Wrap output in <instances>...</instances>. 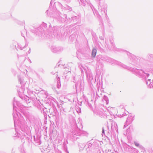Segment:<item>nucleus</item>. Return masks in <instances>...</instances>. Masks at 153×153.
<instances>
[{"label": "nucleus", "instance_id": "nucleus-13", "mask_svg": "<svg viewBox=\"0 0 153 153\" xmlns=\"http://www.w3.org/2000/svg\"><path fill=\"white\" fill-rule=\"evenodd\" d=\"M24 101L26 102L27 104H30L32 102V100L31 99H29L28 97L25 98L24 99Z\"/></svg>", "mask_w": 153, "mask_h": 153}, {"label": "nucleus", "instance_id": "nucleus-7", "mask_svg": "<svg viewBox=\"0 0 153 153\" xmlns=\"http://www.w3.org/2000/svg\"><path fill=\"white\" fill-rule=\"evenodd\" d=\"M54 5L55 6L56 9L57 10L59 8L62 10V11H66V7L63 6L61 3L59 2H55Z\"/></svg>", "mask_w": 153, "mask_h": 153}, {"label": "nucleus", "instance_id": "nucleus-10", "mask_svg": "<svg viewBox=\"0 0 153 153\" xmlns=\"http://www.w3.org/2000/svg\"><path fill=\"white\" fill-rule=\"evenodd\" d=\"M62 65L64 67V72L63 73L62 76L63 79H66L67 76V71L66 70V67H64V65Z\"/></svg>", "mask_w": 153, "mask_h": 153}, {"label": "nucleus", "instance_id": "nucleus-21", "mask_svg": "<svg viewBox=\"0 0 153 153\" xmlns=\"http://www.w3.org/2000/svg\"><path fill=\"white\" fill-rule=\"evenodd\" d=\"M102 132L103 133H104V130H102Z\"/></svg>", "mask_w": 153, "mask_h": 153}, {"label": "nucleus", "instance_id": "nucleus-1", "mask_svg": "<svg viewBox=\"0 0 153 153\" xmlns=\"http://www.w3.org/2000/svg\"><path fill=\"white\" fill-rule=\"evenodd\" d=\"M18 102L15 101V98H14L13 103V117L14 121L15 129L17 134L16 133V137L20 138L23 136H25L26 134H27L30 130V127L31 126V119L33 117L30 113L28 112H25L23 110H21V113L26 117L27 122H26L23 116L20 114L18 113L16 111V105L18 107L19 106Z\"/></svg>", "mask_w": 153, "mask_h": 153}, {"label": "nucleus", "instance_id": "nucleus-25", "mask_svg": "<svg viewBox=\"0 0 153 153\" xmlns=\"http://www.w3.org/2000/svg\"><path fill=\"white\" fill-rule=\"evenodd\" d=\"M21 108H22V107H21Z\"/></svg>", "mask_w": 153, "mask_h": 153}, {"label": "nucleus", "instance_id": "nucleus-24", "mask_svg": "<svg viewBox=\"0 0 153 153\" xmlns=\"http://www.w3.org/2000/svg\"><path fill=\"white\" fill-rule=\"evenodd\" d=\"M59 64L58 65V66H59Z\"/></svg>", "mask_w": 153, "mask_h": 153}, {"label": "nucleus", "instance_id": "nucleus-20", "mask_svg": "<svg viewBox=\"0 0 153 153\" xmlns=\"http://www.w3.org/2000/svg\"><path fill=\"white\" fill-rule=\"evenodd\" d=\"M65 151L66 152H67V149H65Z\"/></svg>", "mask_w": 153, "mask_h": 153}, {"label": "nucleus", "instance_id": "nucleus-3", "mask_svg": "<svg viewBox=\"0 0 153 153\" xmlns=\"http://www.w3.org/2000/svg\"><path fill=\"white\" fill-rule=\"evenodd\" d=\"M64 48L61 47L53 46L51 47V50L53 53H60L64 50Z\"/></svg>", "mask_w": 153, "mask_h": 153}, {"label": "nucleus", "instance_id": "nucleus-23", "mask_svg": "<svg viewBox=\"0 0 153 153\" xmlns=\"http://www.w3.org/2000/svg\"><path fill=\"white\" fill-rule=\"evenodd\" d=\"M23 107L24 108H26V107H24V106H23Z\"/></svg>", "mask_w": 153, "mask_h": 153}, {"label": "nucleus", "instance_id": "nucleus-8", "mask_svg": "<svg viewBox=\"0 0 153 153\" xmlns=\"http://www.w3.org/2000/svg\"><path fill=\"white\" fill-rule=\"evenodd\" d=\"M26 89L28 94L31 96L33 99H34L35 97L36 96V92L33 91H31L30 90L28 89L27 87H26Z\"/></svg>", "mask_w": 153, "mask_h": 153}, {"label": "nucleus", "instance_id": "nucleus-2", "mask_svg": "<svg viewBox=\"0 0 153 153\" xmlns=\"http://www.w3.org/2000/svg\"><path fill=\"white\" fill-rule=\"evenodd\" d=\"M18 79L22 85L20 89H17L18 92L19 94L24 93L25 90V85L26 84V83L24 81L23 78L21 76H19L18 77Z\"/></svg>", "mask_w": 153, "mask_h": 153}, {"label": "nucleus", "instance_id": "nucleus-19", "mask_svg": "<svg viewBox=\"0 0 153 153\" xmlns=\"http://www.w3.org/2000/svg\"><path fill=\"white\" fill-rule=\"evenodd\" d=\"M48 10H47L46 11V13H47V14H48Z\"/></svg>", "mask_w": 153, "mask_h": 153}, {"label": "nucleus", "instance_id": "nucleus-9", "mask_svg": "<svg viewBox=\"0 0 153 153\" xmlns=\"http://www.w3.org/2000/svg\"><path fill=\"white\" fill-rule=\"evenodd\" d=\"M18 57L19 60V61L20 62L21 64H23L24 61H25L26 57L24 56H19V55H17Z\"/></svg>", "mask_w": 153, "mask_h": 153}, {"label": "nucleus", "instance_id": "nucleus-12", "mask_svg": "<svg viewBox=\"0 0 153 153\" xmlns=\"http://www.w3.org/2000/svg\"><path fill=\"white\" fill-rule=\"evenodd\" d=\"M57 87L58 88H59L61 87V83L60 81V78L59 77H57Z\"/></svg>", "mask_w": 153, "mask_h": 153}, {"label": "nucleus", "instance_id": "nucleus-16", "mask_svg": "<svg viewBox=\"0 0 153 153\" xmlns=\"http://www.w3.org/2000/svg\"><path fill=\"white\" fill-rule=\"evenodd\" d=\"M55 1V0H51L50 3V6L52 4V3L53 2Z\"/></svg>", "mask_w": 153, "mask_h": 153}, {"label": "nucleus", "instance_id": "nucleus-5", "mask_svg": "<svg viewBox=\"0 0 153 153\" xmlns=\"http://www.w3.org/2000/svg\"><path fill=\"white\" fill-rule=\"evenodd\" d=\"M54 38L57 39H59L60 37V32L59 30L57 29V27H54L53 31Z\"/></svg>", "mask_w": 153, "mask_h": 153}, {"label": "nucleus", "instance_id": "nucleus-26", "mask_svg": "<svg viewBox=\"0 0 153 153\" xmlns=\"http://www.w3.org/2000/svg\"><path fill=\"white\" fill-rule=\"evenodd\" d=\"M21 98H22V99H23V98H22V97H21Z\"/></svg>", "mask_w": 153, "mask_h": 153}, {"label": "nucleus", "instance_id": "nucleus-14", "mask_svg": "<svg viewBox=\"0 0 153 153\" xmlns=\"http://www.w3.org/2000/svg\"><path fill=\"white\" fill-rule=\"evenodd\" d=\"M97 50L95 49H94L92 51V56L94 57L96 55L97 53Z\"/></svg>", "mask_w": 153, "mask_h": 153}, {"label": "nucleus", "instance_id": "nucleus-11", "mask_svg": "<svg viewBox=\"0 0 153 153\" xmlns=\"http://www.w3.org/2000/svg\"><path fill=\"white\" fill-rule=\"evenodd\" d=\"M36 106L41 111L42 113V111L44 112V108L42 107V106H41L39 103L37 104L36 105Z\"/></svg>", "mask_w": 153, "mask_h": 153}, {"label": "nucleus", "instance_id": "nucleus-18", "mask_svg": "<svg viewBox=\"0 0 153 153\" xmlns=\"http://www.w3.org/2000/svg\"><path fill=\"white\" fill-rule=\"evenodd\" d=\"M41 28L40 27H39L38 28L36 29V31H37L38 30H39V29Z\"/></svg>", "mask_w": 153, "mask_h": 153}, {"label": "nucleus", "instance_id": "nucleus-15", "mask_svg": "<svg viewBox=\"0 0 153 153\" xmlns=\"http://www.w3.org/2000/svg\"><path fill=\"white\" fill-rule=\"evenodd\" d=\"M26 33V31L25 30H24L23 31H22L21 32V35H22V36L24 37V38H25L24 34L23 33Z\"/></svg>", "mask_w": 153, "mask_h": 153}, {"label": "nucleus", "instance_id": "nucleus-4", "mask_svg": "<svg viewBox=\"0 0 153 153\" xmlns=\"http://www.w3.org/2000/svg\"><path fill=\"white\" fill-rule=\"evenodd\" d=\"M27 46V44H26L24 46L22 47L21 45H19L17 44L16 42H14L13 43V46L12 47H13V48H15L17 50H18L17 48L20 49V50H22Z\"/></svg>", "mask_w": 153, "mask_h": 153}, {"label": "nucleus", "instance_id": "nucleus-6", "mask_svg": "<svg viewBox=\"0 0 153 153\" xmlns=\"http://www.w3.org/2000/svg\"><path fill=\"white\" fill-rule=\"evenodd\" d=\"M57 111L56 108H52L49 109V114L48 115L50 118L55 117L56 115V112Z\"/></svg>", "mask_w": 153, "mask_h": 153}, {"label": "nucleus", "instance_id": "nucleus-17", "mask_svg": "<svg viewBox=\"0 0 153 153\" xmlns=\"http://www.w3.org/2000/svg\"><path fill=\"white\" fill-rule=\"evenodd\" d=\"M30 51H31V49H30V48H29V51H28V54H29L30 53Z\"/></svg>", "mask_w": 153, "mask_h": 153}, {"label": "nucleus", "instance_id": "nucleus-22", "mask_svg": "<svg viewBox=\"0 0 153 153\" xmlns=\"http://www.w3.org/2000/svg\"><path fill=\"white\" fill-rule=\"evenodd\" d=\"M65 18H66V15L65 14Z\"/></svg>", "mask_w": 153, "mask_h": 153}]
</instances>
